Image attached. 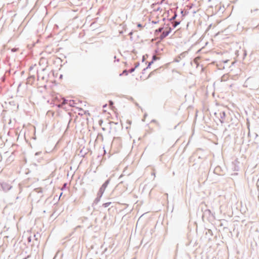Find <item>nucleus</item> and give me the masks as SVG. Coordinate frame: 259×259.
Returning <instances> with one entry per match:
<instances>
[{
	"label": "nucleus",
	"instance_id": "13d9d810",
	"mask_svg": "<svg viewBox=\"0 0 259 259\" xmlns=\"http://www.w3.org/2000/svg\"><path fill=\"white\" fill-rule=\"evenodd\" d=\"M30 255H28L26 257L24 258V259H27V258L29 257Z\"/></svg>",
	"mask_w": 259,
	"mask_h": 259
},
{
	"label": "nucleus",
	"instance_id": "58836bf2",
	"mask_svg": "<svg viewBox=\"0 0 259 259\" xmlns=\"http://www.w3.org/2000/svg\"><path fill=\"white\" fill-rule=\"evenodd\" d=\"M202 48L198 50L197 52H196V54H199L200 53V52L201 51V50H202Z\"/></svg>",
	"mask_w": 259,
	"mask_h": 259
},
{
	"label": "nucleus",
	"instance_id": "a19ab883",
	"mask_svg": "<svg viewBox=\"0 0 259 259\" xmlns=\"http://www.w3.org/2000/svg\"><path fill=\"white\" fill-rule=\"evenodd\" d=\"M246 55H247V53H246V51H245L244 53V56L245 57Z\"/></svg>",
	"mask_w": 259,
	"mask_h": 259
},
{
	"label": "nucleus",
	"instance_id": "c756f323",
	"mask_svg": "<svg viewBox=\"0 0 259 259\" xmlns=\"http://www.w3.org/2000/svg\"><path fill=\"white\" fill-rule=\"evenodd\" d=\"M132 121L130 120H127L126 123L128 124L129 125H131L132 124Z\"/></svg>",
	"mask_w": 259,
	"mask_h": 259
},
{
	"label": "nucleus",
	"instance_id": "4be33fe9",
	"mask_svg": "<svg viewBox=\"0 0 259 259\" xmlns=\"http://www.w3.org/2000/svg\"><path fill=\"white\" fill-rule=\"evenodd\" d=\"M251 13L255 12L256 13V15L257 16H259V9H254V10H251Z\"/></svg>",
	"mask_w": 259,
	"mask_h": 259
},
{
	"label": "nucleus",
	"instance_id": "412c9836",
	"mask_svg": "<svg viewBox=\"0 0 259 259\" xmlns=\"http://www.w3.org/2000/svg\"><path fill=\"white\" fill-rule=\"evenodd\" d=\"M181 14L182 15V17H183L187 15L188 12L184 13V10L183 9H181Z\"/></svg>",
	"mask_w": 259,
	"mask_h": 259
},
{
	"label": "nucleus",
	"instance_id": "3c124183",
	"mask_svg": "<svg viewBox=\"0 0 259 259\" xmlns=\"http://www.w3.org/2000/svg\"><path fill=\"white\" fill-rule=\"evenodd\" d=\"M106 106H107V104H104V105L103 106V108H105V107H106Z\"/></svg>",
	"mask_w": 259,
	"mask_h": 259
},
{
	"label": "nucleus",
	"instance_id": "8fccbe9b",
	"mask_svg": "<svg viewBox=\"0 0 259 259\" xmlns=\"http://www.w3.org/2000/svg\"><path fill=\"white\" fill-rule=\"evenodd\" d=\"M158 49H156V50H155V53H157V52H158Z\"/></svg>",
	"mask_w": 259,
	"mask_h": 259
},
{
	"label": "nucleus",
	"instance_id": "6ab92c4d",
	"mask_svg": "<svg viewBox=\"0 0 259 259\" xmlns=\"http://www.w3.org/2000/svg\"><path fill=\"white\" fill-rule=\"evenodd\" d=\"M157 69H155L153 71H152V72H151L148 75V77L147 78H150L151 76L153 75L154 74H155V73L157 72Z\"/></svg>",
	"mask_w": 259,
	"mask_h": 259
},
{
	"label": "nucleus",
	"instance_id": "69168bd1",
	"mask_svg": "<svg viewBox=\"0 0 259 259\" xmlns=\"http://www.w3.org/2000/svg\"><path fill=\"white\" fill-rule=\"evenodd\" d=\"M168 15H169V12L168 11L167 12V16H168Z\"/></svg>",
	"mask_w": 259,
	"mask_h": 259
},
{
	"label": "nucleus",
	"instance_id": "393cba45",
	"mask_svg": "<svg viewBox=\"0 0 259 259\" xmlns=\"http://www.w3.org/2000/svg\"><path fill=\"white\" fill-rule=\"evenodd\" d=\"M74 103V100H69V103H68V104L70 106H73V104Z\"/></svg>",
	"mask_w": 259,
	"mask_h": 259
},
{
	"label": "nucleus",
	"instance_id": "1a4fd4ad",
	"mask_svg": "<svg viewBox=\"0 0 259 259\" xmlns=\"http://www.w3.org/2000/svg\"><path fill=\"white\" fill-rule=\"evenodd\" d=\"M109 123H110V124L111 125L112 124H114L115 125V127H114V130L116 132L118 131V130L119 129V128L120 127H122V125H120L118 122H114V121H111Z\"/></svg>",
	"mask_w": 259,
	"mask_h": 259
},
{
	"label": "nucleus",
	"instance_id": "6e6d98bb",
	"mask_svg": "<svg viewBox=\"0 0 259 259\" xmlns=\"http://www.w3.org/2000/svg\"><path fill=\"white\" fill-rule=\"evenodd\" d=\"M110 104H113V102L112 101H110Z\"/></svg>",
	"mask_w": 259,
	"mask_h": 259
},
{
	"label": "nucleus",
	"instance_id": "6e6552de",
	"mask_svg": "<svg viewBox=\"0 0 259 259\" xmlns=\"http://www.w3.org/2000/svg\"><path fill=\"white\" fill-rule=\"evenodd\" d=\"M188 53L187 51H185L182 53L180 55L177 56L175 59L174 61L176 62H179L182 58H184L186 54Z\"/></svg>",
	"mask_w": 259,
	"mask_h": 259
},
{
	"label": "nucleus",
	"instance_id": "ea45409f",
	"mask_svg": "<svg viewBox=\"0 0 259 259\" xmlns=\"http://www.w3.org/2000/svg\"><path fill=\"white\" fill-rule=\"evenodd\" d=\"M130 100L131 101H134V98H133V97H131L130 98Z\"/></svg>",
	"mask_w": 259,
	"mask_h": 259
},
{
	"label": "nucleus",
	"instance_id": "0eeeda50",
	"mask_svg": "<svg viewBox=\"0 0 259 259\" xmlns=\"http://www.w3.org/2000/svg\"><path fill=\"white\" fill-rule=\"evenodd\" d=\"M172 28L169 27V29L166 31H164L160 36L159 38L160 40H163L164 38L166 37L172 31Z\"/></svg>",
	"mask_w": 259,
	"mask_h": 259
},
{
	"label": "nucleus",
	"instance_id": "72a5a7b5",
	"mask_svg": "<svg viewBox=\"0 0 259 259\" xmlns=\"http://www.w3.org/2000/svg\"><path fill=\"white\" fill-rule=\"evenodd\" d=\"M41 153V152H40H40H37L35 153V156H37V155H40Z\"/></svg>",
	"mask_w": 259,
	"mask_h": 259
},
{
	"label": "nucleus",
	"instance_id": "20e7f679",
	"mask_svg": "<svg viewBox=\"0 0 259 259\" xmlns=\"http://www.w3.org/2000/svg\"><path fill=\"white\" fill-rule=\"evenodd\" d=\"M110 180L111 178H108L107 180H106L100 187L98 192L102 194H104L105 190H106V188L107 187L108 185H109L110 182Z\"/></svg>",
	"mask_w": 259,
	"mask_h": 259
},
{
	"label": "nucleus",
	"instance_id": "f3484780",
	"mask_svg": "<svg viewBox=\"0 0 259 259\" xmlns=\"http://www.w3.org/2000/svg\"><path fill=\"white\" fill-rule=\"evenodd\" d=\"M159 59H160V58L156 57L155 55L153 54L152 57V60L151 61L153 63H154L156 60H158Z\"/></svg>",
	"mask_w": 259,
	"mask_h": 259
},
{
	"label": "nucleus",
	"instance_id": "c9c22d12",
	"mask_svg": "<svg viewBox=\"0 0 259 259\" xmlns=\"http://www.w3.org/2000/svg\"><path fill=\"white\" fill-rule=\"evenodd\" d=\"M114 58L115 59V61L119 62L120 60L119 59H117L116 56L114 57Z\"/></svg>",
	"mask_w": 259,
	"mask_h": 259
},
{
	"label": "nucleus",
	"instance_id": "774afa93",
	"mask_svg": "<svg viewBox=\"0 0 259 259\" xmlns=\"http://www.w3.org/2000/svg\"><path fill=\"white\" fill-rule=\"evenodd\" d=\"M33 77L34 78V76L33 75L31 76V78H33Z\"/></svg>",
	"mask_w": 259,
	"mask_h": 259
},
{
	"label": "nucleus",
	"instance_id": "37998d69",
	"mask_svg": "<svg viewBox=\"0 0 259 259\" xmlns=\"http://www.w3.org/2000/svg\"><path fill=\"white\" fill-rule=\"evenodd\" d=\"M151 122H156L157 121L155 119H153V120H152Z\"/></svg>",
	"mask_w": 259,
	"mask_h": 259
},
{
	"label": "nucleus",
	"instance_id": "cd10ccee",
	"mask_svg": "<svg viewBox=\"0 0 259 259\" xmlns=\"http://www.w3.org/2000/svg\"><path fill=\"white\" fill-rule=\"evenodd\" d=\"M137 27H139V28H142L143 27V26L141 23H138L137 24Z\"/></svg>",
	"mask_w": 259,
	"mask_h": 259
},
{
	"label": "nucleus",
	"instance_id": "4c0bfd02",
	"mask_svg": "<svg viewBox=\"0 0 259 259\" xmlns=\"http://www.w3.org/2000/svg\"><path fill=\"white\" fill-rule=\"evenodd\" d=\"M133 34V31H131L129 33H128V35L132 36V35Z\"/></svg>",
	"mask_w": 259,
	"mask_h": 259
},
{
	"label": "nucleus",
	"instance_id": "0e129e2a",
	"mask_svg": "<svg viewBox=\"0 0 259 259\" xmlns=\"http://www.w3.org/2000/svg\"><path fill=\"white\" fill-rule=\"evenodd\" d=\"M91 227H92V226H89L88 228H90Z\"/></svg>",
	"mask_w": 259,
	"mask_h": 259
},
{
	"label": "nucleus",
	"instance_id": "338daca9",
	"mask_svg": "<svg viewBox=\"0 0 259 259\" xmlns=\"http://www.w3.org/2000/svg\"><path fill=\"white\" fill-rule=\"evenodd\" d=\"M33 77L34 78V76L33 75L31 76V78H33Z\"/></svg>",
	"mask_w": 259,
	"mask_h": 259
},
{
	"label": "nucleus",
	"instance_id": "680f3d73",
	"mask_svg": "<svg viewBox=\"0 0 259 259\" xmlns=\"http://www.w3.org/2000/svg\"><path fill=\"white\" fill-rule=\"evenodd\" d=\"M160 27H165V25H164V24H163L162 26H161Z\"/></svg>",
	"mask_w": 259,
	"mask_h": 259
},
{
	"label": "nucleus",
	"instance_id": "9d476101",
	"mask_svg": "<svg viewBox=\"0 0 259 259\" xmlns=\"http://www.w3.org/2000/svg\"><path fill=\"white\" fill-rule=\"evenodd\" d=\"M139 66H140V62H137L135 64V67H133V68H132L129 70L130 73H132L134 72L135 71L136 69Z\"/></svg>",
	"mask_w": 259,
	"mask_h": 259
},
{
	"label": "nucleus",
	"instance_id": "f03ea898",
	"mask_svg": "<svg viewBox=\"0 0 259 259\" xmlns=\"http://www.w3.org/2000/svg\"><path fill=\"white\" fill-rule=\"evenodd\" d=\"M12 188V186L8 182H0V190L7 192Z\"/></svg>",
	"mask_w": 259,
	"mask_h": 259
},
{
	"label": "nucleus",
	"instance_id": "052dcab7",
	"mask_svg": "<svg viewBox=\"0 0 259 259\" xmlns=\"http://www.w3.org/2000/svg\"><path fill=\"white\" fill-rule=\"evenodd\" d=\"M124 63H125V66H127V63H126V62H125Z\"/></svg>",
	"mask_w": 259,
	"mask_h": 259
},
{
	"label": "nucleus",
	"instance_id": "ddd939ff",
	"mask_svg": "<svg viewBox=\"0 0 259 259\" xmlns=\"http://www.w3.org/2000/svg\"><path fill=\"white\" fill-rule=\"evenodd\" d=\"M177 16H178V14H177V12L176 11H175L174 16H172V17L170 18H168L167 20L169 22H171V21L175 20L176 19V18L177 17Z\"/></svg>",
	"mask_w": 259,
	"mask_h": 259
},
{
	"label": "nucleus",
	"instance_id": "dca6fc26",
	"mask_svg": "<svg viewBox=\"0 0 259 259\" xmlns=\"http://www.w3.org/2000/svg\"><path fill=\"white\" fill-rule=\"evenodd\" d=\"M233 164L234 165L232 169L234 171H239V166L236 164L235 163H233Z\"/></svg>",
	"mask_w": 259,
	"mask_h": 259
},
{
	"label": "nucleus",
	"instance_id": "49530a36",
	"mask_svg": "<svg viewBox=\"0 0 259 259\" xmlns=\"http://www.w3.org/2000/svg\"><path fill=\"white\" fill-rule=\"evenodd\" d=\"M233 175H238V173L237 172H235L233 174H232V176H233Z\"/></svg>",
	"mask_w": 259,
	"mask_h": 259
},
{
	"label": "nucleus",
	"instance_id": "c85d7f7f",
	"mask_svg": "<svg viewBox=\"0 0 259 259\" xmlns=\"http://www.w3.org/2000/svg\"><path fill=\"white\" fill-rule=\"evenodd\" d=\"M148 116V114L147 113H145L144 115V118L143 119H142V121H145V118Z\"/></svg>",
	"mask_w": 259,
	"mask_h": 259
},
{
	"label": "nucleus",
	"instance_id": "423d86ee",
	"mask_svg": "<svg viewBox=\"0 0 259 259\" xmlns=\"http://www.w3.org/2000/svg\"><path fill=\"white\" fill-rule=\"evenodd\" d=\"M103 194H102L99 192H98L97 194V197L95 199L94 201L92 203V206L94 207V206L97 205L100 201L101 198H102Z\"/></svg>",
	"mask_w": 259,
	"mask_h": 259
},
{
	"label": "nucleus",
	"instance_id": "e2e57ef3",
	"mask_svg": "<svg viewBox=\"0 0 259 259\" xmlns=\"http://www.w3.org/2000/svg\"><path fill=\"white\" fill-rule=\"evenodd\" d=\"M159 9H160V8L159 7L157 8V11L159 10Z\"/></svg>",
	"mask_w": 259,
	"mask_h": 259
},
{
	"label": "nucleus",
	"instance_id": "4468645a",
	"mask_svg": "<svg viewBox=\"0 0 259 259\" xmlns=\"http://www.w3.org/2000/svg\"><path fill=\"white\" fill-rule=\"evenodd\" d=\"M181 23L180 21L176 20L174 23H172V29L177 27Z\"/></svg>",
	"mask_w": 259,
	"mask_h": 259
},
{
	"label": "nucleus",
	"instance_id": "5fc2aeb1",
	"mask_svg": "<svg viewBox=\"0 0 259 259\" xmlns=\"http://www.w3.org/2000/svg\"><path fill=\"white\" fill-rule=\"evenodd\" d=\"M110 104H113V102L112 101H110Z\"/></svg>",
	"mask_w": 259,
	"mask_h": 259
},
{
	"label": "nucleus",
	"instance_id": "de8ad7c7",
	"mask_svg": "<svg viewBox=\"0 0 259 259\" xmlns=\"http://www.w3.org/2000/svg\"><path fill=\"white\" fill-rule=\"evenodd\" d=\"M228 61H229L228 60H226L224 61V63H227L228 62Z\"/></svg>",
	"mask_w": 259,
	"mask_h": 259
},
{
	"label": "nucleus",
	"instance_id": "f8f14e48",
	"mask_svg": "<svg viewBox=\"0 0 259 259\" xmlns=\"http://www.w3.org/2000/svg\"><path fill=\"white\" fill-rule=\"evenodd\" d=\"M69 101V100L64 99H63L62 104H57L56 106H57L58 108H62L63 105L68 104Z\"/></svg>",
	"mask_w": 259,
	"mask_h": 259
},
{
	"label": "nucleus",
	"instance_id": "bf43d9fd",
	"mask_svg": "<svg viewBox=\"0 0 259 259\" xmlns=\"http://www.w3.org/2000/svg\"><path fill=\"white\" fill-rule=\"evenodd\" d=\"M21 85V83L20 82L18 85V88L20 87Z\"/></svg>",
	"mask_w": 259,
	"mask_h": 259
},
{
	"label": "nucleus",
	"instance_id": "39448f33",
	"mask_svg": "<svg viewBox=\"0 0 259 259\" xmlns=\"http://www.w3.org/2000/svg\"><path fill=\"white\" fill-rule=\"evenodd\" d=\"M213 172L219 176H224L225 174L224 170L223 169V168L219 165L214 168Z\"/></svg>",
	"mask_w": 259,
	"mask_h": 259
},
{
	"label": "nucleus",
	"instance_id": "09e8293b",
	"mask_svg": "<svg viewBox=\"0 0 259 259\" xmlns=\"http://www.w3.org/2000/svg\"><path fill=\"white\" fill-rule=\"evenodd\" d=\"M62 77H63V75L62 74H60V76H59V78H62Z\"/></svg>",
	"mask_w": 259,
	"mask_h": 259
},
{
	"label": "nucleus",
	"instance_id": "e433bc0d",
	"mask_svg": "<svg viewBox=\"0 0 259 259\" xmlns=\"http://www.w3.org/2000/svg\"><path fill=\"white\" fill-rule=\"evenodd\" d=\"M193 160V157L192 156L189 158V161L191 162Z\"/></svg>",
	"mask_w": 259,
	"mask_h": 259
},
{
	"label": "nucleus",
	"instance_id": "7c9ffc66",
	"mask_svg": "<svg viewBox=\"0 0 259 259\" xmlns=\"http://www.w3.org/2000/svg\"><path fill=\"white\" fill-rule=\"evenodd\" d=\"M159 22V21H152V23L154 24H157Z\"/></svg>",
	"mask_w": 259,
	"mask_h": 259
},
{
	"label": "nucleus",
	"instance_id": "f704fd0d",
	"mask_svg": "<svg viewBox=\"0 0 259 259\" xmlns=\"http://www.w3.org/2000/svg\"><path fill=\"white\" fill-rule=\"evenodd\" d=\"M147 69H146V68H144L142 71V74H144L145 73V71L146 70H147Z\"/></svg>",
	"mask_w": 259,
	"mask_h": 259
},
{
	"label": "nucleus",
	"instance_id": "a211bd4d",
	"mask_svg": "<svg viewBox=\"0 0 259 259\" xmlns=\"http://www.w3.org/2000/svg\"><path fill=\"white\" fill-rule=\"evenodd\" d=\"M40 237V235L38 232L34 234V238L36 241H38V238Z\"/></svg>",
	"mask_w": 259,
	"mask_h": 259
},
{
	"label": "nucleus",
	"instance_id": "864d4df0",
	"mask_svg": "<svg viewBox=\"0 0 259 259\" xmlns=\"http://www.w3.org/2000/svg\"><path fill=\"white\" fill-rule=\"evenodd\" d=\"M165 20H166V18H163L162 19V21H165Z\"/></svg>",
	"mask_w": 259,
	"mask_h": 259
},
{
	"label": "nucleus",
	"instance_id": "bb28decb",
	"mask_svg": "<svg viewBox=\"0 0 259 259\" xmlns=\"http://www.w3.org/2000/svg\"><path fill=\"white\" fill-rule=\"evenodd\" d=\"M103 123V120L102 119H100L98 121V124H99L100 126H101Z\"/></svg>",
	"mask_w": 259,
	"mask_h": 259
},
{
	"label": "nucleus",
	"instance_id": "2f4dec72",
	"mask_svg": "<svg viewBox=\"0 0 259 259\" xmlns=\"http://www.w3.org/2000/svg\"><path fill=\"white\" fill-rule=\"evenodd\" d=\"M145 59H146L145 56V55H144V56H143V57H142V62H145Z\"/></svg>",
	"mask_w": 259,
	"mask_h": 259
},
{
	"label": "nucleus",
	"instance_id": "a878e982",
	"mask_svg": "<svg viewBox=\"0 0 259 259\" xmlns=\"http://www.w3.org/2000/svg\"><path fill=\"white\" fill-rule=\"evenodd\" d=\"M164 25L165 26V28H168V30L169 29V27H171L170 26V23H167V24L164 23Z\"/></svg>",
	"mask_w": 259,
	"mask_h": 259
},
{
	"label": "nucleus",
	"instance_id": "9b49d317",
	"mask_svg": "<svg viewBox=\"0 0 259 259\" xmlns=\"http://www.w3.org/2000/svg\"><path fill=\"white\" fill-rule=\"evenodd\" d=\"M164 27H159L158 29L155 30L154 34L156 35H158L159 33L162 32V31L164 30Z\"/></svg>",
	"mask_w": 259,
	"mask_h": 259
},
{
	"label": "nucleus",
	"instance_id": "aec40b11",
	"mask_svg": "<svg viewBox=\"0 0 259 259\" xmlns=\"http://www.w3.org/2000/svg\"><path fill=\"white\" fill-rule=\"evenodd\" d=\"M111 204V202H108L104 203L102 204V206L105 207V208H106V207H108Z\"/></svg>",
	"mask_w": 259,
	"mask_h": 259
},
{
	"label": "nucleus",
	"instance_id": "603ef678",
	"mask_svg": "<svg viewBox=\"0 0 259 259\" xmlns=\"http://www.w3.org/2000/svg\"><path fill=\"white\" fill-rule=\"evenodd\" d=\"M32 69H33V67H32V66H30V67H29V70H32Z\"/></svg>",
	"mask_w": 259,
	"mask_h": 259
},
{
	"label": "nucleus",
	"instance_id": "4d7b16f0",
	"mask_svg": "<svg viewBox=\"0 0 259 259\" xmlns=\"http://www.w3.org/2000/svg\"><path fill=\"white\" fill-rule=\"evenodd\" d=\"M102 129L103 131H104L106 130V128L105 127H102Z\"/></svg>",
	"mask_w": 259,
	"mask_h": 259
},
{
	"label": "nucleus",
	"instance_id": "2eb2a0df",
	"mask_svg": "<svg viewBox=\"0 0 259 259\" xmlns=\"http://www.w3.org/2000/svg\"><path fill=\"white\" fill-rule=\"evenodd\" d=\"M129 73H130L129 70H127V69H124L123 70L122 73L119 74V76H121L123 75L127 76V75H128Z\"/></svg>",
	"mask_w": 259,
	"mask_h": 259
},
{
	"label": "nucleus",
	"instance_id": "79ce46f5",
	"mask_svg": "<svg viewBox=\"0 0 259 259\" xmlns=\"http://www.w3.org/2000/svg\"><path fill=\"white\" fill-rule=\"evenodd\" d=\"M24 72H24V71H21V75H23V74H24Z\"/></svg>",
	"mask_w": 259,
	"mask_h": 259
},
{
	"label": "nucleus",
	"instance_id": "b1692460",
	"mask_svg": "<svg viewBox=\"0 0 259 259\" xmlns=\"http://www.w3.org/2000/svg\"><path fill=\"white\" fill-rule=\"evenodd\" d=\"M154 63H153L152 62L150 61L148 63V64L147 65V66L146 67V69H149V68H150L151 65L152 64H153Z\"/></svg>",
	"mask_w": 259,
	"mask_h": 259
},
{
	"label": "nucleus",
	"instance_id": "5701e85b",
	"mask_svg": "<svg viewBox=\"0 0 259 259\" xmlns=\"http://www.w3.org/2000/svg\"><path fill=\"white\" fill-rule=\"evenodd\" d=\"M79 220L81 221L82 223H83L85 221L88 220V218L87 217H83L80 218Z\"/></svg>",
	"mask_w": 259,
	"mask_h": 259
},
{
	"label": "nucleus",
	"instance_id": "c03bdc74",
	"mask_svg": "<svg viewBox=\"0 0 259 259\" xmlns=\"http://www.w3.org/2000/svg\"><path fill=\"white\" fill-rule=\"evenodd\" d=\"M135 105H136V106H137V107H139V104H138V103H137V102H135Z\"/></svg>",
	"mask_w": 259,
	"mask_h": 259
},
{
	"label": "nucleus",
	"instance_id": "a18cd8bd",
	"mask_svg": "<svg viewBox=\"0 0 259 259\" xmlns=\"http://www.w3.org/2000/svg\"><path fill=\"white\" fill-rule=\"evenodd\" d=\"M6 73H11V70H7L6 71Z\"/></svg>",
	"mask_w": 259,
	"mask_h": 259
},
{
	"label": "nucleus",
	"instance_id": "f257e3e1",
	"mask_svg": "<svg viewBox=\"0 0 259 259\" xmlns=\"http://www.w3.org/2000/svg\"><path fill=\"white\" fill-rule=\"evenodd\" d=\"M214 115L217 118H218L220 121V122L222 124L225 122H228V117H227L226 112L224 111H221L219 113L215 112Z\"/></svg>",
	"mask_w": 259,
	"mask_h": 259
},
{
	"label": "nucleus",
	"instance_id": "473e14b6",
	"mask_svg": "<svg viewBox=\"0 0 259 259\" xmlns=\"http://www.w3.org/2000/svg\"><path fill=\"white\" fill-rule=\"evenodd\" d=\"M27 241L28 242H30L31 241V236H29L27 238Z\"/></svg>",
	"mask_w": 259,
	"mask_h": 259
},
{
	"label": "nucleus",
	"instance_id": "7ed1b4c3",
	"mask_svg": "<svg viewBox=\"0 0 259 259\" xmlns=\"http://www.w3.org/2000/svg\"><path fill=\"white\" fill-rule=\"evenodd\" d=\"M206 218L208 221H211L215 219L214 213H212L209 209H206L203 211L202 218Z\"/></svg>",
	"mask_w": 259,
	"mask_h": 259
}]
</instances>
